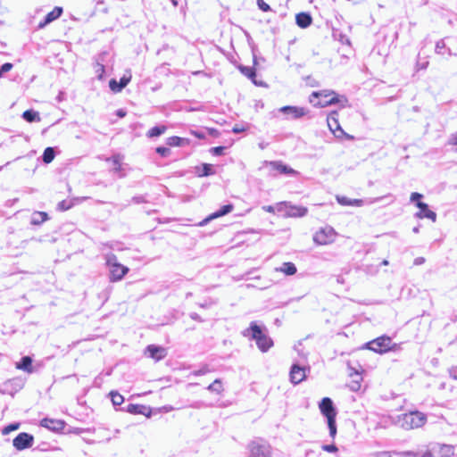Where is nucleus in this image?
I'll return each mask as SVG.
<instances>
[{
	"instance_id": "1",
	"label": "nucleus",
	"mask_w": 457,
	"mask_h": 457,
	"mask_svg": "<svg viewBox=\"0 0 457 457\" xmlns=\"http://www.w3.org/2000/svg\"><path fill=\"white\" fill-rule=\"evenodd\" d=\"M243 336L254 340L257 347L262 353L267 352L273 345L272 339L268 336L266 331H264V328L259 326L255 321L250 323L249 328L243 332Z\"/></svg>"
},
{
	"instance_id": "2",
	"label": "nucleus",
	"mask_w": 457,
	"mask_h": 457,
	"mask_svg": "<svg viewBox=\"0 0 457 457\" xmlns=\"http://www.w3.org/2000/svg\"><path fill=\"white\" fill-rule=\"evenodd\" d=\"M347 100L345 96H338L334 91H314L310 96V103L316 107H325L336 104L345 106Z\"/></svg>"
},
{
	"instance_id": "3",
	"label": "nucleus",
	"mask_w": 457,
	"mask_h": 457,
	"mask_svg": "<svg viewBox=\"0 0 457 457\" xmlns=\"http://www.w3.org/2000/svg\"><path fill=\"white\" fill-rule=\"evenodd\" d=\"M427 421V416L418 411L399 415L395 423L403 429L410 430L422 427Z\"/></svg>"
},
{
	"instance_id": "4",
	"label": "nucleus",
	"mask_w": 457,
	"mask_h": 457,
	"mask_svg": "<svg viewBox=\"0 0 457 457\" xmlns=\"http://www.w3.org/2000/svg\"><path fill=\"white\" fill-rule=\"evenodd\" d=\"M319 408L323 416L327 418L329 436L335 438L337 429L336 424L337 410L333 401L329 397H324L319 403Z\"/></svg>"
},
{
	"instance_id": "5",
	"label": "nucleus",
	"mask_w": 457,
	"mask_h": 457,
	"mask_svg": "<svg viewBox=\"0 0 457 457\" xmlns=\"http://www.w3.org/2000/svg\"><path fill=\"white\" fill-rule=\"evenodd\" d=\"M105 261L109 268L110 280L112 282L121 280L129 270L128 267L118 262L117 256L113 253L107 254Z\"/></svg>"
},
{
	"instance_id": "6",
	"label": "nucleus",
	"mask_w": 457,
	"mask_h": 457,
	"mask_svg": "<svg viewBox=\"0 0 457 457\" xmlns=\"http://www.w3.org/2000/svg\"><path fill=\"white\" fill-rule=\"evenodd\" d=\"M277 211L278 212H284L286 217L301 218L304 217L308 209L303 206L293 205L288 202H281L277 204Z\"/></svg>"
},
{
	"instance_id": "7",
	"label": "nucleus",
	"mask_w": 457,
	"mask_h": 457,
	"mask_svg": "<svg viewBox=\"0 0 457 457\" xmlns=\"http://www.w3.org/2000/svg\"><path fill=\"white\" fill-rule=\"evenodd\" d=\"M327 123L329 130L334 134V136L337 138L345 137L346 139L352 140L353 137L345 133L341 128L338 121V113L337 112H332L328 115Z\"/></svg>"
},
{
	"instance_id": "8",
	"label": "nucleus",
	"mask_w": 457,
	"mask_h": 457,
	"mask_svg": "<svg viewBox=\"0 0 457 457\" xmlns=\"http://www.w3.org/2000/svg\"><path fill=\"white\" fill-rule=\"evenodd\" d=\"M249 457H270V446L263 440L258 439L248 445Z\"/></svg>"
},
{
	"instance_id": "9",
	"label": "nucleus",
	"mask_w": 457,
	"mask_h": 457,
	"mask_svg": "<svg viewBox=\"0 0 457 457\" xmlns=\"http://www.w3.org/2000/svg\"><path fill=\"white\" fill-rule=\"evenodd\" d=\"M392 339L389 337L382 336L365 344V348L375 353H383L391 349Z\"/></svg>"
},
{
	"instance_id": "10",
	"label": "nucleus",
	"mask_w": 457,
	"mask_h": 457,
	"mask_svg": "<svg viewBox=\"0 0 457 457\" xmlns=\"http://www.w3.org/2000/svg\"><path fill=\"white\" fill-rule=\"evenodd\" d=\"M336 232L331 227H325L317 231L313 236V241L317 245H328L334 241Z\"/></svg>"
},
{
	"instance_id": "11",
	"label": "nucleus",
	"mask_w": 457,
	"mask_h": 457,
	"mask_svg": "<svg viewBox=\"0 0 457 457\" xmlns=\"http://www.w3.org/2000/svg\"><path fill=\"white\" fill-rule=\"evenodd\" d=\"M34 437L32 435L22 432L20 433L12 441L13 446L19 450H24L32 446Z\"/></svg>"
},
{
	"instance_id": "12",
	"label": "nucleus",
	"mask_w": 457,
	"mask_h": 457,
	"mask_svg": "<svg viewBox=\"0 0 457 457\" xmlns=\"http://www.w3.org/2000/svg\"><path fill=\"white\" fill-rule=\"evenodd\" d=\"M307 370H310V369H306L297 363L293 364L289 373L290 381L295 385L301 383L305 379Z\"/></svg>"
},
{
	"instance_id": "13",
	"label": "nucleus",
	"mask_w": 457,
	"mask_h": 457,
	"mask_svg": "<svg viewBox=\"0 0 457 457\" xmlns=\"http://www.w3.org/2000/svg\"><path fill=\"white\" fill-rule=\"evenodd\" d=\"M436 457H451L454 454L453 445L432 443Z\"/></svg>"
},
{
	"instance_id": "14",
	"label": "nucleus",
	"mask_w": 457,
	"mask_h": 457,
	"mask_svg": "<svg viewBox=\"0 0 457 457\" xmlns=\"http://www.w3.org/2000/svg\"><path fill=\"white\" fill-rule=\"evenodd\" d=\"M282 113L290 116L293 119H299L307 114L308 111L303 107L298 106H283L279 109Z\"/></svg>"
},
{
	"instance_id": "15",
	"label": "nucleus",
	"mask_w": 457,
	"mask_h": 457,
	"mask_svg": "<svg viewBox=\"0 0 457 457\" xmlns=\"http://www.w3.org/2000/svg\"><path fill=\"white\" fill-rule=\"evenodd\" d=\"M40 426L51 431L58 432L64 428L65 422L61 420L44 418L40 421Z\"/></svg>"
},
{
	"instance_id": "16",
	"label": "nucleus",
	"mask_w": 457,
	"mask_h": 457,
	"mask_svg": "<svg viewBox=\"0 0 457 457\" xmlns=\"http://www.w3.org/2000/svg\"><path fill=\"white\" fill-rule=\"evenodd\" d=\"M145 353L148 354V356L155 361H161L166 356L165 348L154 345H149Z\"/></svg>"
},
{
	"instance_id": "17",
	"label": "nucleus",
	"mask_w": 457,
	"mask_h": 457,
	"mask_svg": "<svg viewBox=\"0 0 457 457\" xmlns=\"http://www.w3.org/2000/svg\"><path fill=\"white\" fill-rule=\"evenodd\" d=\"M416 206L420 209V212L416 213V216L420 219L428 218L432 221H436V214L435 212L428 209V205L423 202H418Z\"/></svg>"
},
{
	"instance_id": "18",
	"label": "nucleus",
	"mask_w": 457,
	"mask_h": 457,
	"mask_svg": "<svg viewBox=\"0 0 457 457\" xmlns=\"http://www.w3.org/2000/svg\"><path fill=\"white\" fill-rule=\"evenodd\" d=\"M15 368L21 370H23L29 374L34 372V369L32 367V359L29 356H23L20 361L15 363Z\"/></svg>"
},
{
	"instance_id": "19",
	"label": "nucleus",
	"mask_w": 457,
	"mask_h": 457,
	"mask_svg": "<svg viewBox=\"0 0 457 457\" xmlns=\"http://www.w3.org/2000/svg\"><path fill=\"white\" fill-rule=\"evenodd\" d=\"M88 197L83 196V197H75L71 200H63L58 204L57 209L59 211H67L71 209L72 206H74L77 204L82 203L83 201L87 200Z\"/></svg>"
},
{
	"instance_id": "20",
	"label": "nucleus",
	"mask_w": 457,
	"mask_h": 457,
	"mask_svg": "<svg viewBox=\"0 0 457 457\" xmlns=\"http://www.w3.org/2000/svg\"><path fill=\"white\" fill-rule=\"evenodd\" d=\"M295 22L300 28L306 29L312 24V18L308 12H300L295 16Z\"/></svg>"
},
{
	"instance_id": "21",
	"label": "nucleus",
	"mask_w": 457,
	"mask_h": 457,
	"mask_svg": "<svg viewBox=\"0 0 457 457\" xmlns=\"http://www.w3.org/2000/svg\"><path fill=\"white\" fill-rule=\"evenodd\" d=\"M127 411L131 414H143L146 416H150L151 411L148 407L141 404H133L130 403L126 408Z\"/></svg>"
},
{
	"instance_id": "22",
	"label": "nucleus",
	"mask_w": 457,
	"mask_h": 457,
	"mask_svg": "<svg viewBox=\"0 0 457 457\" xmlns=\"http://www.w3.org/2000/svg\"><path fill=\"white\" fill-rule=\"evenodd\" d=\"M269 164L272 168V170H274L281 174L292 175V174L296 173V171L295 170L283 164L280 162H270Z\"/></svg>"
},
{
	"instance_id": "23",
	"label": "nucleus",
	"mask_w": 457,
	"mask_h": 457,
	"mask_svg": "<svg viewBox=\"0 0 457 457\" xmlns=\"http://www.w3.org/2000/svg\"><path fill=\"white\" fill-rule=\"evenodd\" d=\"M336 199L339 204L344 206L353 205L360 207L364 204V201L361 199H350L344 195H337Z\"/></svg>"
},
{
	"instance_id": "24",
	"label": "nucleus",
	"mask_w": 457,
	"mask_h": 457,
	"mask_svg": "<svg viewBox=\"0 0 457 457\" xmlns=\"http://www.w3.org/2000/svg\"><path fill=\"white\" fill-rule=\"evenodd\" d=\"M233 210L232 204L223 205L220 210L211 214L206 220H204L203 223H207L209 220L224 216Z\"/></svg>"
},
{
	"instance_id": "25",
	"label": "nucleus",
	"mask_w": 457,
	"mask_h": 457,
	"mask_svg": "<svg viewBox=\"0 0 457 457\" xmlns=\"http://www.w3.org/2000/svg\"><path fill=\"white\" fill-rule=\"evenodd\" d=\"M276 271L284 273L287 276H292L296 273L297 269L293 262H284L279 268H276Z\"/></svg>"
},
{
	"instance_id": "26",
	"label": "nucleus",
	"mask_w": 457,
	"mask_h": 457,
	"mask_svg": "<svg viewBox=\"0 0 457 457\" xmlns=\"http://www.w3.org/2000/svg\"><path fill=\"white\" fill-rule=\"evenodd\" d=\"M22 118L28 122H38L41 120L39 112L32 109L25 111L22 113Z\"/></svg>"
},
{
	"instance_id": "27",
	"label": "nucleus",
	"mask_w": 457,
	"mask_h": 457,
	"mask_svg": "<svg viewBox=\"0 0 457 457\" xmlns=\"http://www.w3.org/2000/svg\"><path fill=\"white\" fill-rule=\"evenodd\" d=\"M166 129L167 127L164 125L155 126L147 131L146 136L150 138L157 137L164 134Z\"/></svg>"
},
{
	"instance_id": "28",
	"label": "nucleus",
	"mask_w": 457,
	"mask_h": 457,
	"mask_svg": "<svg viewBox=\"0 0 457 457\" xmlns=\"http://www.w3.org/2000/svg\"><path fill=\"white\" fill-rule=\"evenodd\" d=\"M48 219V215L46 212H36L33 213L31 218V224L33 225H40L44 221H46Z\"/></svg>"
},
{
	"instance_id": "29",
	"label": "nucleus",
	"mask_w": 457,
	"mask_h": 457,
	"mask_svg": "<svg viewBox=\"0 0 457 457\" xmlns=\"http://www.w3.org/2000/svg\"><path fill=\"white\" fill-rule=\"evenodd\" d=\"M62 13V7H54L53 11H51L50 12H48L46 15V22H52L54 21H55L56 19H58Z\"/></svg>"
},
{
	"instance_id": "30",
	"label": "nucleus",
	"mask_w": 457,
	"mask_h": 457,
	"mask_svg": "<svg viewBox=\"0 0 457 457\" xmlns=\"http://www.w3.org/2000/svg\"><path fill=\"white\" fill-rule=\"evenodd\" d=\"M55 156V152L53 147H46L43 153L42 160L45 163H50Z\"/></svg>"
},
{
	"instance_id": "31",
	"label": "nucleus",
	"mask_w": 457,
	"mask_h": 457,
	"mask_svg": "<svg viewBox=\"0 0 457 457\" xmlns=\"http://www.w3.org/2000/svg\"><path fill=\"white\" fill-rule=\"evenodd\" d=\"M110 396L114 406H119L124 402V397L117 391L110 392Z\"/></svg>"
},
{
	"instance_id": "32",
	"label": "nucleus",
	"mask_w": 457,
	"mask_h": 457,
	"mask_svg": "<svg viewBox=\"0 0 457 457\" xmlns=\"http://www.w3.org/2000/svg\"><path fill=\"white\" fill-rule=\"evenodd\" d=\"M207 389L211 392H215L217 394H220L222 389V384L220 379L217 378L215 379L212 384H210L207 387Z\"/></svg>"
},
{
	"instance_id": "33",
	"label": "nucleus",
	"mask_w": 457,
	"mask_h": 457,
	"mask_svg": "<svg viewBox=\"0 0 457 457\" xmlns=\"http://www.w3.org/2000/svg\"><path fill=\"white\" fill-rule=\"evenodd\" d=\"M185 139L177 136L167 138V144L170 146H180Z\"/></svg>"
},
{
	"instance_id": "34",
	"label": "nucleus",
	"mask_w": 457,
	"mask_h": 457,
	"mask_svg": "<svg viewBox=\"0 0 457 457\" xmlns=\"http://www.w3.org/2000/svg\"><path fill=\"white\" fill-rule=\"evenodd\" d=\"M394 454L399 457H420V452L414 451H401V452H394Z\"/></svg>"
},
{
	"instance_id": "35",
	"label": "nucleus",
	"mask_w": 457,
	"mask_h": 457,
	"mask_svg": "<svg viewBox=\"0 0 457 457\" xmlns=\"http://www.w3.org/2000/svg\"><path fill=\"white\" fill-rule=\"evenodd\" d=\"M240 71L247 78L253 79L255 77V71L252 67L240 66Z\"/></svg>"
},
{
	"instance_id": "36",
	"label": "nucleus",
	"mask_w": 457,
	"mask_h": 457,
	"mask_svg": "<svg viewBox=\"0 0 457 457\" xmlns=\"http://www.w3.org/2000/svg\"><path fill=\"white\" fill-rule=\"evenodd\" d=\"M214 173H215V171H214L213 166L212 164H208V163L203 164L202 173L200 174V176H210Z\"/></svg>"
},
{
	"instance_id": "37",
	"label": "nucleus",
	"mask_w": 457,
	"mask_h": 457,
	"mask_svg": "<svg viewBox=\"0 0 457 457\" xmlns=\"http://www.w3.org/2000/svg\"><path fill=\"white\" fill-rule=\"evenodd\" d=\"M131 80V73L130 71H127L126 74H124L120 81L119 84L120 85V88H124Z\"/></svg>"
},
{
	"instance_id": "38",
	"label": "nucleus",
	"mask_w": 457,
	"mask_h": 457,
	"mask_svg": "<svg viewBox=\"0 0 457 457\" xmlns=\"http://www.w3.org/2000/svg\"><path fill=\"white\" fill-rule=\"evenodd\" d=\"M432 443L429 444L424 452H420V457H436Z\"/></svg>"
},
{
	"instance_id": "39",
	"label": "nucleus",
	"mask_w": 457,
	"mask_h": 457,
	"mask_svg": "<svg viewBox=\"0 0 457 457\" xmlns=\"http://www.w3.org/2000/svg\"><path fill=\"white\" fill-rule=\"evenodd\" d=\"M20 427L19 423H12L3 428L2 433L7 435L12 431L17 430Z\"/></svg>"
},
{
	"instance_id": "40",
	"label": "nucleus",
	"mask_w": 457,
	"mask_h": 457,
	"mask_svg": "<svg viewBox=\"0 0 457 457\" xmlns=\"http://www.w3.org/2000/svg\"><path fill=\"white\" fill-rule=\"evenodd\" d=\"M109 87H110V89L114 93L120 92L123 89V88H120V85L114 79L110 80Z\"/></svg>"
},
{
	"instance_id": "41",
	"label": "nucleus",
	"mask_w": 457,
	"mask_h": 457,
	"mask_svg": "<svg viewBox=\"0 0 457 457\" xmlns=\"http://www.w3.org/2000/svg\"><path fill=\"white\" fill-rule=\"evenodd\" d=\"M321 449L325 452H328V453H337L338 451V448L337 447L336 445L334 444H331V445H323L321 446Z\"/></svg>"
},
{
	"instance_id": "42",
	"label": "nucleus",
	"mask_w": 457,
	"mask_h": 457,
	"mask_svg": "<svg viewBox=\"0 0 457 457\" xmlns=\"http://www.w3.org/2000/svg\"><path fill=\"white\" fill-rule=\"evenodd\" d=\"M12 69V64L11 62H5L0 67V78L4 75V73H6L10 71Z\"/></svg>"
},
{
	"instance_id": "43",
	"label": "nucleus",
	"mask_w": 457,
	"mask_h": 457,
	"mask_svg": "<svg viewBox=\"0 0 457 457\" xmlns=\"http://www.w3.org/2000/svg\"><path fill=\"white\" fill-rule=\"evenodd\" d=\"M225 149L224 146H216L211 149V153L215 156H219L224 154Z\"/></svg>"
},
{
	"instance_id": "44",
	"label": "nucleus",
	"mask_w": 457,
	"mask_h": 457,
	"mask_svg": "<svg viewBox=\"0 0 457 457\" xmlns=\"http://www.w3.org/2000/svg\"><path fill=\"white\" fill-rule=\"evenodd\" d=\"M445 44L444 42V40H439L436 42V53L438 54H443V50L445 49Z\"/></svg>"
},
{
	"instance_id": "45",
	"label": "nucleus",
	"mask_w": 457,
	"mask_h": 457,
	"mask_svg": "<svg viewBox=\"0 0 457 457\" xmlns=\"http://www.w3.org/2000/svg\"><path fill=\"white\" fill-rule=\"evenodd\" d=\"M156 153L160 155L165 157L170 154V149L164 146H158L156 148Z\"/></svg>"
},
{
	"instance_id": "46",
	"label": "nucleus",
	"mask_w": 457,
	"mask_h": 457,
	"mask_svg": "<svg viewBox=\"0 0 457 457\" xmlns=\"http://www.w3.org/2000/svg\"><path fill=\"white\" fill-rule=\"evenodd\" d=\"M208 372H210V370L207 366H204L203 368L197 370H195L193 372V374L195 376H202V375H205L207 374Z\"/></svg>"
},
{
	"instance_id": "47",
	"label": "nucleus",
	"mask_w": 457,
	"mask_h": 457,
	"mask_svg": "<svg viewBox=\"0 0 457 457\" xmlns=\"http://www.w3.org/2000/svg\"><path fill=\"white\" fill-rule=\"evenodd\" d=\"M257 4L259 8L263 12H268L270 10V5L266 4L263 0H257Z\"/></svg>"
},
{
	"instance_id": "48",
	"label": "nucleus",
	"mask_w": 457,
	"mask_h": 457,
	"mask_svg": "<svg viewBox=\"0 0 457 457\" xmlns=\"http://www.w3.org/2000/svg\"><path fill=\"white\" fill-rule=\"evenodd\" d=\"M423 197V195L420 193H417V192H414L411 195V202L412 203H418V202H421L420 199Z\"/></svg>"
},
{
	"instance_id": "49",
	"label": "nucleus",
	"mask_w": 457,
	"mask_h": 457,
	"mask_svg": "<svg viewBox=\"0 0 457 457\" xmlns=\"http://www.w3.org/2000/svg\"><path fill=\"white\" fill-rule=\"evenodd\" d=\"M112 162L115 166V170H120V156L119 155H114L112 156Z\"/></svg>"
},
{
	"instance_id": "50",
	"label": "nucleus",
	"mask_w": 457,
	"mask_h": 457,
	"mask_svg": "<svg viewBox=\"0 0 457 457\" xmlns=\"http://www.w3.org/2000/svg\"><path fill=\"white\" fill-rule=\"evenodd\" d=\"M131 201L134 203V204H142V203H146V200L145 198L144 195H137V196H134L132 197Z\"/></svg>"
},
{
	"instance_id": "51",
	"label": "nucleus",
	"mask_w": 457,
	"mask_h": 457,
	"mask_svg": "<svg viewBox=\"0 0 457 457\" xmlns=\"http://www.w3.org/2000/svg\"><path fill=\"white\" fill-rule=\"evenodd\" d=\"M96 72H99L98 79H103V74L104 72V66L103 64L97 63Z\"/></svg>"
},
{
	"instance_id": "52",
	"label": "nucleus",
	"mask_w": 457,
	"mask_h": 457,
	"mask_svg": "<svg viewBox=\"0 0 457 457\" xmlns=\"http://www.w3.org/2000/svg\"><path fill=\"white\" fill-rule=\"evenodd\" d=\"M394 453V452H388V451H383V452H378L376 453V456L377 457H392V454Z\"/></svg>"
},
{
	"instance_id": "53",
	"label": "nucleus",
	"mask_w": 457,
	"mask_h": 457,
	"mask_svg": "<svg viewBox=\"0 0 457 457\" xmlns=\"http://www.w3.org/2000/svg\"><path fill=\"white\" fill-rule=\"evenodd\" d=\"M449 374L453 378L457 379V366L450 369Z\"/></svg>"
},
{
	"instance_id": "54",
	"label": "nucleus",
	"mask_w": 457,
	"mask_h": 457,
	"mask_svg": "<svg viewBox=\"0 0 457 457\" xmlns=\"http://www.w3.org/2000/svg\"><path fill=\"white\" fill-rule=\"evenodd\" d=\"M189 317L194 320H196V321H199V322H202L203 320L202 318L196 313V312H191L189 314Z\"/></svg>"
},
{
	"instance_id": "55",
	"label": "nucleus",
	"mask_w": 457,
	"mask_h": 457,
	"mask_svg": "<svg viewBox=\"0 0 457 457\" xmlns=\"http://www.w3.org/2000/svg\"><path fill=\"white\" fill-rule=\"evenodd\" d=\"M263 210L266 211L267 212L274 213L275 211L277 210V205L276 206H272V205L264 206Z\"/></svg>"
},
{
	"instance_id": "56",
	"label": "nucleus",
	"mask_w": 457,
	"mask_h": 457,
	"mask_svg": "<svg viewBox=\"0 0 457 457\" xmlns=\"http://www.w3.org/2000/svg\"><path fill=\"white\" fill-rule=\"evenodd\" d=\"M425 262V258L424 257H417L414 259V262H413V264L414 265H421Z\"/></svg>"
},
{
	"instance_id": "57",
	"label": "nucleus",
	"mask_w": 457,
	"mask_h": 457,
	"mask_svg": "<svg viewBox=\"0 0 457 457\" xmlns=\"http://www.w3.org/2000/svg\"><path fill=\"white\" fill-rule=\"evenodd\" d=\"M449 143L451 145H457V133L451 136ZM456 152H457V147H456Z\"/></svg>"
},
{
	"instance_id": "58",
	"label": "nucleus",
	"mask_w": 457,
	"mask_h": 457,
	"mask_svg": "<svg viewBox=\"0 0 457 457\" xmlns=\"http://www.w3.org/2000/svg\"><path fill=\"white\" fill-rule=\"evenodd\" d=\"M232 131L236 134H238V133H241L243 131H245V128L244 127H239L237 125H236L233 129H232Z\"/></svg>"
},
{
	"instance_id": "59",
	"label": "nucleus",
	"mask_w": 457,
	"mask_h": 457,
	"mask_svg": "<svg viewBox=\"0 0 457 457\" xmlns=\"http://www.w3.org/2000/svg\"><path fill=\"white\" fill-rule=\"evenodd\" d=\"M116 114L118 117L120 118H123L126 116V112L123 110V109H119L117 112H116Z\"/></svg>"
},
{
	"instance_id": "60",
	"label": "nucleus",
	"mask_w": 457,
	"mask_h": 457,
	"mask_svg": "<svg viewBox=\"0 0 457 457\" xmlns=\"http://www.w3.org/2000/svg\"><path fill=\"white\" fill-rule=\"evenodd\" d=\"M49 23L50 22H46V19L45 18L44 21L39 22L37 27H38V29H43V28H45Z\"/></svg>"
},
{
	"instance_id": "61",
	"label": "nucleus",
	"mask_w": 457,
	"mask_h": 457,
	"mask_svg": "<svg viewBox=\"0 0 457 457\" xmlns=\"http://www.w3.org/2000/svg\"><path fill=\"white\" fill-rule=\"evenodd\" d=\"M193 134L198 138H204V135L201 132H193Z\"/></svg>"
},
{
	"instance_id": "62",
	"label": "nucleus",
	"mask_w": 457,
	"mask_h": 457,
	"mask_svg": "<svg viewBox=\"0 0 457 457\" xmlns=\"http://www.w3.org/2000/svg\"><path fill=\"white\" fill-rule=\"evenodd\" d=\"M210 305H211V303L205 302L204 303H201L200 307H202V308H208Z\"/></svg>"
},
{
	"instance_id": "63",
	"label": "nucleus",
	"mask_w": 457,
	"mask_h": 457,
	"mask_svg": "<svg viewBox=\"0 0 457 457\" xmlns=\"http://www.w3.org/2000/svg\"><path fill=\"white\" fill-rule=\"evenodd\" d=\"M170 1H171L172 4H173L174 6H177V5H178V1H177V0H170Z\"/></svg>"
},
{
	"instance_id": "64",
	"label": "nucleus",
	"mask_w": 457,
	"mask_h": 457,
	"mask_svg": "<svg viewBox=\"0 0 457 457\" xmlns=\"http://www.w3.org/2000/svg\"><path fill=\"white\" fill-rule=\"evenodd\" d=\"M412 231H413L414 233H418V232H419V227H415V228H413Z\"/></svg>"
}]
</instances>
